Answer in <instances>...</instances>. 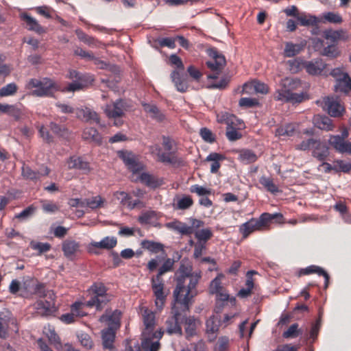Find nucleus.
<instances>
[{
  "mask_svg": "<svg viewBox=\"0 0 351 351\" xmlns=\"http://www.w3.org/2000/svg\"><path fill=\"white\" fill-rule=\"evenodd\" d=\"M191 272V267L182 261L177 273L176 286L173 291V296L178 301L182 300L183 303L185 300L193 301V298L197 295L196 287L201 276Z\"/></svg>",
  "mask_w": 351,
  "mask_h": 351,
  "instance_id": "nucleus-1",
  "label": "nucleus"
},
{
  "mask_svg": "<svg viewBox=\"0 0 351 351\" xmlns=\"http://www.w3.org/2000/svg\"><path fill=\"white\" fill-rule=\"evenodd\" d=\"M301 86V82L297 78L285 77L280 82L274 95L275 99L284 102L300 103L304 99V93H294L293 90Z\"/></svg>",
  "mask_w": 351,
  "mask_h": 351,
  "instance_id": "nucleus-2",
  "label": "nucleus"
},
{
  "mask_svg": "<svg viewBox=\"0 0 351 351\" xmlns=\"http://www.w3.org/2000/svg\"><path fill=\"white\" fill-rule=\"evenodd\" d=\"M178 301L173 298L171 312L173 315L169 317L166 322V331L169 335L176 334L182 335V328L178 323V319L182 313L188 311L193 301L185 300L184 301Z\"/></svg>",
  "mask_w": 351,
  "mask_h": 351,
  "instance_id": "nucleus-3",
  "label": "nucleus"
},
{
  "mask_svg": "<svg viewBox=\"0 0 351 351\" xmlns=\"http://www.w3.org/2000/svg\"><path fill=\"white\" fill-rule=\"evenodd\" d=\"M26 88L32 90V95L36 97H53L54 93L60 90L57 83L49 77L42 79H30Z\"/></svg>",
  "mask_w": 351,
  "mask_h": 351,
  "instance_id": "nucleus-4",
  "label": "nucleus"
},
{
  "mask_svg": "<svg viewBox=\"0 0 351 351\" xmlns=\"http://www.w3.org/2000/svg\"><path fill=\"white\" fill-rule=\"evenodd\" d=\"M36 293L40 297H47L49 300H38L34 306L38 314L42 316L51 315L56 311L55 304V294L52 291H46L43 284H38L36 287Z\"/></svg>",
  "mask_w": 351,
  "mask_h": 351,
  "instance_id": "nucleus-5",
  "label": "nucleus"
},
{
  "mask_svg": "<svg viewBox=\"0 0 351 351\" xmlns=\"http://www.w3.org/2000/svg\"><path fill=\"white\" fill-rule=\"evenodd\" d=\"M89 290L94 295L87 301L88 306H95L97 310H101L110 300L106 287L101 282H95Z\"/></svg>",
  "mask_w": 351,
  "mask_h": 351,
  "instance_id": "nucleus-6",
  "label": "nucleus"
},
{
  "mask_svg": "<svg viewBox=\"0 0 351 351\" xmlns=\"http://www.w3.org/2000/svg\"><path fill=\"white\" fill-rule=\"evenodd\" d=\"M101 108L109 119L118 120L114 121V125L119 126L122 124L120 118H121L127 111L128 106L123 99H119L115 101L106 104L103 106Z\"/></svg>",
  "mask_w": 351,
  "mask_h": 351,
  "instance_id": "nucleus-7",
  "label": "nucleus"
},
{
  "mask_svg": "<svg viewBox=\"0 0 351 351\" xmlns=\"http://www.w3.org/2000/svg\"><path fill=\"white\" fill-rule=\"evenodd\" d=\"M348 136V130L344 128L341 134L330 135L328 143L337 152L351 155V141L346 140Z\"/></svg>",
  "mask_w": 351,
  "mask_h": 351,
  "instance_id": "nucleus-8",
  "label": "nucleus"
},
{
  "mask_svg": "<svg viewBox=\"0 0 351 351\" xmlns=\"http://www.w3.org/2000/svg\"><path fill=\"white\" fill-rule=\"evenodd\" d=\"M331 117H339L345 112L344 106L340 103L338 97H325L316 101Z\"/></svg>",
  "mask_w": 351,
  "mask_h": 351,
  "instance_id": "nucleus-9",
  "label": "nucleus"
},
{
  "mask_svg": "<svg viewBox=\"0 0 351 351\" xmlns=\"http://www.w3.org/2000/svg\"><path fill=\"white\" fill-rule=\"evenodd\" d=\"M8 330L18 332L17 322L8 311L0 313V337L5 339Z\"/></svg>",
  "mask_w": 351,
  "mask_h": 351,
  "instance_id": "nucleus-10",
  "label": "nucleus"
},
{
  "mask_svg": "<svg viewBox=\"0 0 351 351\" xmlns=\"http://www.w3.org/2000/svg\"><path fill=\"white\" fill-rule=\"evenodd\" d=\"M264 217L252 218L239 226V232L243 238H247L251 233L256 231H261L265 228L263 223Z\"/></svg>",
  "mask_w": 351,
  "mask_h": 351,
  "instance_id": "nucleus-11",
  "label": "nucleus"
},
{
  "mask_svg": "<svg viewBox=\"0 0 351 351\" xmlns=\"http://www.w3.org/2000/svg\"><path fill=\"white\" fill-rule=\"evenodd\" d=\"M149 151L152 154H156L158 156V160L163 163L182 165L184 163L183 160L179 158L173 153H165L161 152V148L158 145H154L149 147Z\"/></svg>",
  "mask_w": 351,
  "mask_h": 351,
  "instance_id": "nucleus-12",
  "label": "nucleus"
},
{
  "mask_svg": "<svg viewBox=\"0 0 351 351\" xmlns=\"http://www.w3.org/2000/svg\"><path fill=\"white\" fill-rule=\"evenodd\" d=\"M163 332L160 330L153 334L142 335L141 347L143 351H158L160 347L159 340L162 337Z\"/></svg>",
  "mask_w": 351,
  "mask_h": 351,
  "instance_id": "nucleus-13",
  "label": "nucleus"
},
{
  "mask_svg": "<svg viewBox=\"0 0 351 351\" xmlns=\"http://www.w3.org/2000/svg\"><path fill=\"white\" fill-rule=\"evenodd\" d=\"M152 288L156 297L155 304L158 309H162L166 300L167 295L164 292V283L161 278L154 277L152 279Z\"/></svg>",
  "mask_w": 351,
  "mask_h": 351,
  "instance_id": "nucleus-14",
  "label": "nucleus"
},
{
  "mask_svg": "<svg viewBox=\"0 0 351 351\" xmlns=\"http://www.w3.org/2000/svg\"><path fill=\"white\" fill-rule=\"evenodd\" d=\"M119 157L123 161L128 168L133 173L138 172L142 168L141 165L137 161L135 154L128 151H119Z\"/></svg>",
  "mask_w": 351,
  "mask_h": 351,
  "instance_id": "nucleus-15",
  "label": "nucleus"
},
{
  "mask_svg": "<svg viewBox=\"0 0 351 351\" xmlns=\"http://www.w3.org/2000/svg\"><path fill=\"white\" fill-rule=\"evenodd\" d=\"M66 163L69 169H77L84 174L88 173L91 170L89 162L82 157L71 156L67 160Z\"/></svg>",
  "mask_w": 351,
  "mask_h": 351,
  "instance_id": "nucleus-16",
  "label": "nucleus"
},
{
  "mask_svg": "<svg viewBox=\"0 0 351 351\" xmlns=\"http://www.w3.org/2000/svg\"><path fill=\"white\" fill-rule=\"evenodd\" d=\"M117 238L114 237H106L100 241H91L88 247L89 252H94L95 248L110 250L116 246ZM95 253H96L95 252Z\"/></svg>",
  "mask_w": 351,
  "mask_h": 351,
  "instance_id": "nucleus-17",
  "label": "nucleus"
},
{
  "mask_svg": "<svg viewBox=\"0 0 351 351\" xmlns=\"http://www.w3.org/2000/svg\"><path fill=\"white\" fill-rule=\"evenodd\" d=\"M20 19L25 23V27L32 32H34L38 34L45 33V29L42 27L38 21L27 13H21Z\"/></svg>",
  "mask_w": 351,
  "mask_h": 351,
  "instance_id": "nucleus-18",
  "label": "nucleus"
},
{
  "mask_svg": "<svg viewBox=\"0 0 351 351\" xmlns=\"http://www.w3.org/2000/svg\"><path fill=\"white\" fill-rule=\"evenodd\" d=\"M329 148L326 143L316 140L312 149V155L319 161H325L329 156Z\"/></svg>",
  "mask_w": 351,
  "mask_h": 351,
  "instance_id": "nucleus-19",
  "label": "nucleus"
},
{
  "mask_svg": "<svg viewBox=\"0 0 351 351\" xmlns=\"http://www.w3.org/2000/svg\"><path fill=\"white\" fill-rule=\"evenodd\" d=\"M50 172L48 167H45L43 171H36L32 170L29 166L23 165L22 167V176L27 180L36 181L40 178L41 176H47Z\"/></svg>",
  "mask_w": 351,
  "mask_h": 351,
  "instance_id": "nucleus-20",
  "label": "nucleus"
},
{
  "mask_svg": "<svg viewBox=\"0 0 351 351\" xmlns=\"http://www.w3.org/2000/svg\"><path fill=\"white\" fill-rule=\"evenodd\" d=\"M327 64L321 59L310 61L305 63L306 72L313 75L322 74Z\"/></svg>",
  "mask_w": 351,
  "mask_h": 351,
  "instance_id": "nucleus-21",
  "label": "nucleus"
},
{
  "mask_svg": "<svg viewBox=\"0 0 351 351\" xmlns=\"http://www.w3.org/2000/svg\"><path fill=\"white\" fill-rule=\"evenodd\" d=\"M143 324L145 329L142 332V335L153 334L155 326V314L154 312L146 309L143 315Z\"/></svg>",
  "mask_w": 351,
  "mask_h": 351,
  "instance_id": "nucleus-22",
  "label": "nucleus"
},
{
  "mask_svg": "<svg viewBox=\"0 0 351 351\" xmlns=\"http://www.w3.org/2000/svg\"><path fill=\"white\" fill-rule=\"evenodd\" d=\"M334 90L348 95L351 91V77L349 74H345L342 79L335 80Z\"/></svg>",
  "mask_w": 351,
  "mask_h": 351,
  "instance_id": "nucleus-23",
  "label": "nucleus"
},
{
  "mask_svg": "<svg viewBox=\"0 0 351 351\" xmlns=\"http://www.w3.org/2000/svg\"><path fill=\"white\" fill-rule=\"evenodd\" d=\"M193 200L191 196L183 195H177L173 198L172 204L174 210H186L192 206Z\"/></svg>",
  "mask_w": 351,
  "mask_h": 351,
  "instance_id": "nucleus-24",
  "label": "nucleus"
},
{
  "mask_svg": "<svg viewBox=\"0 0 351 351\" xmlns=\"http://www.w3.org/2000/svg\"><path fill=\"white\" fill-rule=\"evenodd\" d=\"M121 318V312L114 311L110 314L106 313L100 317L99 321L101 322H106L109 326V328H117L119 326Z\"/></svg>",
  "mask_w": 351,
  "mask_h": 351,
  "instance_id": "nucleus-25",
  "label": "nucleus"
},
{
  "mask_svg": "<svg viewBox=\"0 0 351 351\" xmlns=\"http://www.w3.org/2000/svg\"><path fill=\"white\" fill-rule=\"evenodd\" d=\"M313 121L314 125L320 130L331 131L334 129L332 120L325 115H315Z\"/></svg>",
  "mask_w": 351,
  "mask_h": 351,
  "instance_id": "nucleus-26",
  "label": "nucleus"
},
{
  "mask_svg": "<svg viewBox=\"0 0 351 351\" xmlns=\"http://www.w3.org/2000/svg\"><path fill=\"white\" fill-rule=\"evenodd\" d=\"M80 243L74 240H65L62 243V249L64 255L71 259L80 250Z\"/></svg>",
  "mask_w": 351,
  "mask_h": 351,
  "instance_id": "nucleus-27",
  "label": "nucleus"
},
{
  "mask_svg": "<svg viewBox=\"0 0 351 351\" xmlns=\"http://www.w3.org/2000/svg\"><path fill=\"white\" fill-rule=\"evenodd\" d=\"M159 214L153 210H148L141 213L138 216V221L141 224H152L156 226Z\"/></svg>",
  "mask_w": 351,
  "mask_h": 351,
  "instance_id": "nucleus-28",
  "label": "nucleus"
},
{
  "mask_svg": "<svg viewBox=\"0 0 351 351\" xmlns=\"http://www.w3.org/2000/svg\"><path fill=\"white\" fill-rule=\"evenodd\" d=\"M324 37L328 40L336 43L340 40H346L347 35L346 32L343 29L332 30L329 29L324 32Z\"/></svg>",
  "mask_w": 351,
  "mask_h": 351,
  "instance_id": "nucleus-29",
  "label": "nucleus"
},
{
  "mask_svg": "<svg viewBox=\"0 0 351 351\" xmlns=\"http://www.w3.org/2000/svg\"><path fill=\"white\" fill-rule=\"evenodd\" d=\"M77 115L80 117H82L86 122L99 123V117L98 114L89 108L86 107L78 110Z\"/></svg>",
  "mask_w": 351,
  "mask_h": 351,
  "instance_id": "nucleus-30",
  "label": "nucleus"
},
{
  "mask_svg": "<svg viewBox=\"0 0 351 351\" xmlns=\"http://www.w3.org/2000/svg\"><path fill=\"white\" fill-rule=\"evenodd\" d=\"M165 226L167 228L176 230L181 234L187 235L193 232L191 227L179 221H174L167 223Z\"/></svg>",
  "mask_w": 351,
  "mask_h": 351,
  "instance_id": "nucleus-31",
  "label": "nucleus"
},
{
  "mask_svg": "<svg viewBox=\"0 0 351 351\" xmlns=\"http://www.w3.org/2000/svg\"><path fill=\"white\" fill-rule=\"evenodd\" d=\"M171 77L178 91H186L188 88V84L186 79L181 76L179 71L176 70L173 71L171 74Z\"/></svg>",
  "mask_w": 351,
  "mask_h": 351,
  "instance_id": "nucleus-32",
  "label": "nucleus"
},
{
  "mask_svg": "<svg viewBox=\"0 0 351 351\" xmlns=\"http://www.w3.org/2000/svg\"><path fill=\"white\" fill-rule=\"evenodd\" d=\"M225 159V157L220 154L211 152L206 158V161L211 162L210 172L217 173L220 167V161Z\"/></svg>",
  "mask_w": 351,
  "mask_h": 351,
  "instance_id": "nucleus-33",
  "label": "nucleus"
},
{
  "mask_svg": "<svg viewBox=\"0 0 351 351\" xmlns=\"http://www.w3.org/2000/svg\"><path fill=\"white\" fill-rule=\"evenodd\" d=\"M82 138L97 144L101 143V137L97 130L94 128H86L82 132Z\"/></svg>",
  "mask_w": 351,
  "mask_h": 351,
  "instance_id": "nucleus-34",
  "label": "nucleus"
},
{
  "mask_svg": "<svg viewBox=\"0 0 351 351\" xmlns=\"http://www.w3.org/2000/svg\"><path fill=\"white\" fill-rule=\"evenodd\" d=\"M226 123L227 124L226 132V135L227 138L230 141H235L237 140L240 139L242 137V134L241 132H238L234 127L233 124L234 122L232 119H227V120H224Z\"/></svg>",
  "mask_w": 351,
  "mask_h": 351,
  "instance_id": "nucleus-35",
  "label": "nucleus"
},
{
  "mask_svg": "<svg viewBox=\"0 0 351 351\" xmlns=\"http://www.w3.org/2000/svg\"><path fill=\"white\" fill-rule=\"evenodd\" d=\"M302 273L306 275L311 274H317L319 276H323L325 279L324 288L326 289L328 287L329 282V275L322 267L316 265H311L304 269Z\"/></svg>",
  "mask_w": 351,
  "mask_h": 351,
  "instance_id": "nucleus-36",
  "label": "nucleus"
},
{
  "mask_svg": "<svg viewBox=\"0 0 351 351\" xmlns=\"http://www.w3.org/2000/svg\"><path fill=\"white\" fill-rule=\"evenodd\" d=\"M93 79H85L82 80H74L71 83L62 90L63 92H75L83 89L88 84H90Z\"/></svg>",
  "mask_w": 351,
  "mask_h": 351,
  "instance_id": "nucleus-37",
  "label": "nucleus"
},
{
  "mask_svg": "<svg viewBox=\"0 0 351 351\" xmlns=\"http://www.w3.org/2000/svg\"><path fill=\"white\" fill-rule=\"evenodd\" d=\"M144 110L149 114V117L158 121H162L164 119L163 114L160 111L158 107L154 104H143Z\"/></svg>",
  "mask_w": 351,
  "mask_h": 351,
  "instance_id": "nucleus-38",
  "label": "nucleus"
},
{
  "mask_svg": "<svg viewBox=\"0 0 351 351\" xmlns=\"http://www.w3.org/2000/svg\"><path fill=\"white\" fill-rule=\"evenodd\" d=\"M105 200L100 196L97 195L84 199V208L88 207L90 209H97L104 207Z\"/></svg>",
  "mask_w": 351,
  "mask_h": 351,
  "instance_id": "nucleus-39",
  "label": "nucleus"
},
{
  "mask_svg": "<svg viewBox=\"0 0 351 351\" xmlns=\"http://www.w3.org/2000/svg\"><path fill=\"white\" fill-rule=\"evenodd\" d=\"M303 49V45L300 44H295L291 42L285 43L284 49V56L287 58L293 57L298 54Z\"/></svg>",
  "mask_w": 351,
  "mask_h": 351,
  "instance_id": "nucleus-40",
  "label": "nucleus"
},
{
  "mask_svg": "<svg viewBox=\"0 0 351 351\" xmlns=\"http://www.w3.org/2000/svg\"><path fill=\"white\" fill-rule=\"evenodd\" d=\"M258 159L256 154L250 149L239 151V160L245 164L254 162Z\"/></svg>",
  "mask_w": 351,
  "mask_h": 351,
  "instance_id": "nucleus-41",
  "label": "nucleus"
},
{
  "mask_svg": "<svg viewBox=\"0 0 351 351\" xmlns=\"http://www.w3.org/2000/svg\"><path fill=\"white\" fill-rule=\"evenodd\" d=\"M115 338V333L112 328H107L102 331L103 346L106 348H112Z\"/></svg>",
  "mask_w": 351,
  "mask_h": 351,
  "instance_id": "nucleus-42",
  "label": "nucleus"
},
{
  "mask_svg": "<svg viewBox=\"0 0 351 351\" xmlns=\"http://www.w3.org/2000/svg\"><path fill=\"white\" fill-rule=\"evenodd\" d=\"M114 197L120 202V204L128 208H130L132 204V197L125 191H116Z\"/></svg>",
  "mask_w": 351,
  "mask_h": 351,
  "instance_id": "nucleus-43",
  "label": "nucleus"
},
{
  "mask_svg": "<svg viewBox=\"0 0 351 351\" xmlns=\"http://www.w3.org/2000/svg\"><path fill=\"white\" fill-rule=\"evenodd\" d=\"M297 21L302 26L315 25L319 22L317 18L315 16L306 15V14H299L297 16Z\"/></svg>",
  "mask_w": 351,
  "mask_h": 351,
  "instance_id": "nucleus-44",
  "label": "nucleus"
},
{
  "mask_svg": "<svg viewBox=\"0 0 351 351\" xmlns=\"http://www.w3.org/2000/svg\"><path fill=\"white\" fill-rule=\"evenodd\" d=\"M141 245L142 247L152 253H158L160 251H163V245L160 243L144 240L141 242Z\"/></svg>",
  "mask_w": 351,
  "mask_h": 351,
  "instance_id": "nucleus-45",
  "label": "nucleus"
},
{
  "mask_svg": "<svg viewBox=\"0 0 351 351\" xmlns=\"http://www.w3.org/2000/svg\"><path fill=\"white\" fill-rule=\"evenodd\" d=\"M322 23L328 22L334 24H340L343 19L341 16L336 12H328L322 14Z\"/></svg>",
  "mask_w": 351,
  "mask_h": 351,
  "instance_id": "nucleus-46",
  "label": "nucleus"
},
{
  "mask_svg": "<svg viewBox=\"0 0 351 351\" xmlns=\"http://www.w3.org/2000/svg\"><path fill=\"white\" fill-rule=\"evenodd\" d=\"M140 180L142 182L152 188H156L161 184V181L158 180L154 176L147 173H143L140 176Z\"/></svg>",
  "mask_w": 351,
  "mask_h": 351,
  "instance_id": "nucleus-47",
  "label": "nucleus"
},
{
  "mask_svg": "<svg viewBox=\"0 0 351 351\" xmlns=\"http://www.w3.org/2000/svg\"><path fill=\"white\" fill-rule=\"evenodd\" d=\"M195 237L198 242L206 243L213 237V232L210 228H203L196 230Z\"/></svg>",
  "mask_w": 351,
  "mask_h": 351,
  "instance_id": "nucleus-48",
  "label": "nucleus"
},
{
  "mask_svg": "<svg viewBox=\"0 0 351 351\" xmlns=\"http://www.w3.org/2000/svg\"><path fill=\"white\" fill-rule=\"evenodd\" d=\"M230 346V339L226 336L219 337L214 346L213 351H228Z\"/></svg>",
  "mask_w": 351,
  "mask_h": 351,
  "instance_id": "nucleus-49",
  "label": "nucleus"
},
{
  "mask_svg": "<svg viewBox=\"0 0 351 351\" xmlns=\"http://www.w3.org/2000/svg\"><path fill=\"white\" fill-rule=\"evenodd\" d=\"M295 130L294 124L288 123L285 125L278 128L276 130V134L278 136H291L293 134Z\"/></svg>",
  "mask_w": 351,
  "mask_h": 351,
  "instance_id": "nucleus-50",
  "label": "nucleus"
},
{
  "mask_svg": "<svg viewBox=\"0 0 351 351\" xmlns=\"http://www.w3.org/2000/svg\"><path fill=\"white\" fill-rule=\"evenodd\" d=\"M219 320L215 316H212L206 320V328L208 334H215L219 330Z\"/></svg>",
  "mask_w": 351,
  "mask_h": 351,
  "instance_id": "nucleus-51",
  "label": "nucleus"
},
{
  "mask_svg": "<svg viewBox=\"0 0 351 351\" xmlns=\"http://www.w3.org/2000/svg\"><path fill=\"white\" fill-rule=\"evenodd\" d=\"M36 208L35 206L30 205L21 213L15 215L14 218L18 219L20 221H25L33 216L36 212Z\"/></svg>",
  "mask_w": 351,
  "mask_h": 351,
  "instance_id": "nucleus-52",
  "label": "nucleus"
},
{
  "mask_svg": "<svg viewBox=\"0 0 351 351\" xmlns=\"http://www.w3.org/2000/svg\"><path fill=\"white\" fill-rule=\"evenodd\" d=\"M260 183L269 192L271 193H276L278 192V186L274 183L273 180L270 178L263 176L260 179Z\"/></svg>",
  "mask_w": 351,
  "mask_h": 351,
  "instance_id": "nucleus-53",
  "label": "nucleus"
},
{
  "mask_svg": "<svg viewBox=\"0 0 351 351\" xmlns=\"http://www.w3.org/2000/svg\"><path fill=\"white\" fill-rule=\"evenodd\" d=\"M302 334V331L298 328V324H293L283 332L282 337L286 339L295 338Z\"/></svg>",
  "mask_w": 351,
  "mask_h": 351,
  "instance_id": "nucleus-54",
  "label": "nucleus"
},
{
  "mask_svg": "<svg viewBox=\"0 0 351 351\" xmlns=\"http://www.w3.org/2000/svg\"><path fill=\"white\" fill-rule=\"evenodd\" d=\"M322 54L330 58H335L339 56L340 52L337 46L335 44H332L324 47Z\"/></svg>",
  "mask_w": 351,
  "mask_h": 351,
  "instance_id": "nucleus-55",
  "label": "nucleus"
},
{
  "mask_svg": "<svg viewBox=\"0 0 351 351\" xmlns=\"http://www.w3.org/2000/svg\"><path fill=\"white\" fill-rule=\"evenodd\" d=\"M75 34L78 38V39L84 43L85 44L89 45V46H93L95 45V40L94 38L87 35L85 34L82 30L80 29H77L75 30Z\"/></svg>",
  "mask_w": 351,
  "mask_h": 351,
  "instance_id": "nucleus-56",
  "label": "nucleus"
},
{
  "mask_svg": "<svg viewBox=\"0 0 351 351\" xmlns=\"http://www.w3.org/2000/svg\"><path fill=\"white\" fill-rule=\"evenodd\" d=\"M196 325L195 319L193 317H189L185 320V332L187 337H192L195 334Z\"/></svg>",
  "mask_w": 351,
  "mask_h": 351,
  "instance_id": "nucleus-57",
  "label": "nucleus"
},
{
  "mask_svg": "<svg viewBox=\"0 0 351 351\" xmlns=\"http://www.w3.org/2000/svg\"><path fill=\"white\" fill-rule=\"evenodd\" d=\"M190 191L191 193H196L198 196L202 197L212 193V190L210 189H208L198 184L192 185L190 188Z\"/></svg>",
  "mask_w": 351,
  "mask_h": 351,
  "instance_id": "nucleus-58",
  "label": "nucleus"
},
{
  "mask_svg": "<svg viewBox=\"0 0 351 351\" xmlns=\"http://www.w3.org/2000/svg\"><path fill=\"white\" fill-rule=\"evenodd\" d=\"M77 339L81 345L86 349H90L93 347V343L90 337L84 332L77 334Z\"/></svg>",
  "mask_w": 351,
  "mask_h": 351,
  "instance_id": "nucleus-59",
  "label": "nucleus"
},
{
  "mask_svg": "<svg viewBox=\"0 0 351 351\" xmlns=\"http://www.w3.org/2000/svg\"><path fill=\"white\" fill-rule=\"evenodd\" d=\"M17 90L15 83H10L0 89V96L6 97L14 95Z\"/></svg>",
  "mask_w": 351,
  "mask_h": 351,
  "instance_id": "nucleus-60",
  "label": "nucleus"
},
{
  "mask_svg": "<svg viewBox=\"0 0 351 351\" xmlns=\"http://www.w3.org/2000/svg\"><path fill=\"white\" fill-rule=\"evenodd\" d=\"M174 261L171 258H167L162 265L159 268L158 273L156 275V278L157 279L161 278V276L165 273L171 270Z\"/></svg>",
  "mask_w": 351,
  "mask_h": 351,
  "instance_id": "nucleus-61",
  "label": "nucleus"
},
{
  "mask_svg": "<svg viewBox=\"0 0 351 351\" xmlns=\"http://www.w3.org/2000/svg\"><path fill=\"white\" fill-rule=\"evenodd\" d=\"M215 295L217 301H221L223 302L229 301L232 305L235 304V298L233 297L230 298L229 293L226 291L225 289H222L218 293H216Z\"/></svg>",
  "mask_w": 351,
  "mask_h": 351,
  "instance_id": "nucleus-62",
  "label": "nucleus"
},
{
  "mask_svg": "<svg viewBox=\"0 0 351 351\" xmlns=\"http://www.w3.org/2000/svg\"><path fill=\"white\" fill-rule=\"evenodd\" d=\"M162 146L167 153H173L176 154V152L174 150L175 141L169 136H162Z\"/></svg>",
  "mask_w": 351,
  "mask_h": 351,
  "instance_id": "nucleus-63",
  "label": "nucleus"
},
{
  "mask_svg": "<svg viewBox=\"0 0 351 351\" xmlns=\"http://www.w3.org/2000/svg\"><path fill=\"white\" fill-rule=\"evenodd\" d=\"M199 134L202 139L207 143H212L215 141V135L210 130L206 128H202L200 130Z\"/></svg>",
  "mask_w": 351,
  "mask_h": 351,
  "instance_id": "nucleus-64",
  "label": "nucleus"
}]
</instances>
